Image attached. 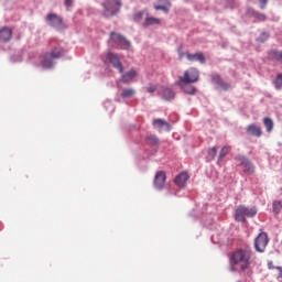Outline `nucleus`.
I'll list each match as a JSON object with an SVG mask.
<instances>
[{
	"instance_id": "1",
	"label": "nucleus",
	"mask_w": 282,
	"mask_h": 282,
	"mask_svg": "<svg viewBox=\"0 0 282 282\" xmlns=\"http://www.w3.org/2000/svg\"><path fill=\"white\" fill-rule=\"evenodd\" d=\"M250 259H252V254L249 250H236L230 257V263L232 265H239L242 272H246L250 268Z\"/></svg>"
},
{
	"instance_id": "2",
	"label": "nucleus",
	"mask_w": 282,
	"mask_h": 282,
	"mask_svg": "<svg viewBox=\"0 0 282 282\" xmlns=\"http://www.w3.org/2000/svg\"><path fill=\"white\" fill-rule=\"evenodd\" d=\"M104 7V17H116L118 12H120V8H122V2L120 0H106L102 2Z\"/></svg>"
},
{
	"instance_id": "3",
	"label": "nucleus",
	"mask_w": 282,
	"mask_h": 282,
	"mask_svg": "<svg viewBox=\"0 0 282 282\" xmlns=\"http://www.w3.org/2000/svg\"><path fill=\"white\" fill-rule=\"evenodd\" d=\"M197 80H199V70H197L195 67H189L184 72L183 76H178V82L176 85H182V83H185V85H191L193 83H197Z\"/></svg>"
},
{
	"instance_id": "4",
	"label": "nucleus",
	"mask_w": 282,
	"mask_h": 282,
	"mask_svg": "<svg viewBox=\"0 0 282 282\" xmlns=\"http://www.w3.org/2000/svg\"><path fill=\"white\" fill-rule=\"evenodd\" d=\"M257 215V207L248 208L246 206H239L235 212L236 221H246V217H254Z\"/></svg>"
},
{
	"instance_id": "5",
	"label": "nucleus",
	"mask_w": 282,
	"mask_h": 282,
	"mask_svg": "<svg viewBox=\"0 0 282 282\" xmlns=\"http://www.w3.org/2000/svg\"><path fill=\"white\" fill-rule=\"evenodd\" d=\"M110 39L115 45H118L120 50H130L131 48V42L127 40L126 36H123L120 33L111 32Z\"/></svg>"
},
{
	"instance_id": "6",
	"label": "nucleus",
	"mask_w": 282,
	"mask_h": 282,
	"mask_svg": "<svg viewBox=\"0 0 282 282\" xmlns=\"http://www.w3.org/2000/svg\"><path fill=\"white\" fill-rule=\"evenodd\" d=\"M269 239L268 234L261 232L254 240V248L257 252H265V248L268 246Z\"/></svg>"
},
{
	"instance_id": "7",
	"label": "nucleus",
	"mask_w": 282,
	"mask_h": 282,
	"mask_svg": "<svg viewBox=\"0 0 282 282\" xmlns=\"http://www.w3.org/2000/svg\"><path fill=\"white\" fill-rule=\"evenodd\" d=\"M236 160L240 162V166H243L245 173H248L249 175H252V173H254V164L250 162V159L243 155H238L236 156Z\"/></svg>"
},
{
	"instance_id": "8",
	"label": "nucleus",
	"mask_w": 282,
	"mask_h": 282,
	"mask_svg": "<svg viewBox=\"0 0 282 282\" xmlns=\"http://www.w3.org/2000/svg\"><path fill=\"white\" fill-rule=\"evenodd\" d=\"M107 58H108L109 63H111V65L116 69H118L119 74H122L124 72V68L122 67V62H120V58L118 57V55L116 53L109 52L107 54Z\"/></svg>"
},
{
	"instance_id": "9",
	"label": "nucleus",
	"mask_w": 282,
	"mask_h": 282,
	"mask_svg": "<svg viewBox=\"0 0 282 282\" xmlns=\"http://www.w3.org/2000/svg\"><path fill=\"white\" fill-rule=\"evenodd\" d=\"M164 184H166V172L159 171L154 176V186L158 191H162L164 188Z\"/></svg>"
},
{
	"instance_id": "10",
	"label": "nucleus",
	"mask_w": 282,
	"mask_h": 282,
	"mask_svg": "<svg viewBox=\"0 0 282 282\" xmlns=\"http://www.w3.org/2000/svg\"><path fill=\"white\" fill-rule=\"evenodd\" d=\"M47 21H48V25H51L52 28H57V29L65 28V24L63 23V19L55 13L48 14Z\"/></svg>"
},
{
	"instance_id": "11",
	"label": "nucleus",
	"mask_w": 282,
	"mask_h": 282,
	"mask_svg": "<svg viewBox=\"0 0 282 282\" xmlns=\"http://www.w3.org/2000/svg\"><path fill=\"white\" fill-rule=\"evenodd\" d=\"M12 41V29L3 26L0 29V43H10Z\"/></svg>"
},
{
	"instance_id": "12",
	"label": "nucleus",
	"mask_w": 282,
	"mask_h": 282,
	"mask_svg": "<svg viewBox=\"0 0 282 282\" xmlns=\"http://www.w3.org/2000/svg\"><path fill=\"white\" fill-rule=\"evenodd\" d=\"M186 58H187V61H189V63L198 62L202 65H204V63H206V57L204 56V53L191 54V53L186 52Z\"/></svg>"
},
{
	"instance_id": "13",
	"label": "nucleus",
	"mask_w": 282,
	"mask_h": 282,
	"mask_svg": "<svg viewBox=\"0 0 282 282\" xmlns=\"http://www.w3.org/2000/svg\"><path fill=\"white\" fill-rule=\"evenodd\" d=\"M247 133L248 135H252L253 138H261L263 135V131L261 130V127L251 123L247 127Z\"/></svg>"
},
{
	"instance_id": "14",
	"label": "nucleus",
	"mask_w": 282,
	"mask_h": 282,
	"mask_svg": "<svg viewBox=\"0 0 282 282\" xmlns=\"http://www.w3.org/2000/svg\"><path fill=\"white\" fill-rule=\"evenodd\" d=\"M41 66L44 69H52V67H54V58L51 56L48 52L43 55L41 59Z\"/></svg>"
},
{
	"instance_id": "15",
	"label": "nucleus",
	"mask_w": 282,
	"mask_h": 282,
	"mask_svg": "<svg viewBox=\"0 0 282 282\" xmlns=\"http://www.w3.org/2000/svg\"><path fill=\"white\" fill-rule=\"evenodd\" d=\"M176 186H178V188H184V186H186V183L188 182V173L183 172L181 174H178L175 180H174Z\"/></svg>"
},
{
	"instance_id": "16",
	"label": "nucleus",
	"mask_w": 282,
	"mask_h": 282,
	"mask_svg": "<svg viewBox=\"0 0 282 282\" xmlns=\"http://www.w3.org/2000/svg\"><path fill=\"white\" fill-rule=\"evenodd\" d=\"M48 54L54 61H57L58 58H63L65 56V48L55 46L51 50V52H48Z\"/></svg>"
},
{
	"instance_id": "17",
	"label": "nucleus",
	"mask_w": 282,
	"mask_h": 282,
	"mask_svg": "<svg viewBox=\"0 0 282 282\" xmlns=\"http://www.w3.org/2000/svg\"><path fill=\"white\" fill-rule=\"evenodd\" d=\"M152 126L154 129H166L167 131H171V124L166 122L164 119H154L152 121Z\"/></svg>"
},
{
	"instance_id": "18",
	"label": "nucleus",
	"mask_w": 282,
	"mask_h": 282,
	"mask_svg": "<svg viewBox=\"0 0 282 282\" xmlns=\"http://www.w3.org/2000/svg\"><path fill=\"white\" fill-rule=\"evenodd\" d=\"M181 89H183V91L185 94H188L189 96H195L196 91H197V88H195V86L191 85V84H186V83H181V84H177Z\"/></svg>"
},
{
	"instance_id": "19",
	"label": "nucleus",
	"mask_w": 282,
	"mask_h": 282,
	"mask_svg": "<svg viewBox=\"0 0 282 282\" xmlns=\"http://www.w3.org/2000/svg\"><path fill=\"white\" fill-rule=\"evenodd\" d=\"M138 76V73L133 69L128 70L126 74L121 76L122 83H131L132 79H134Z\"/></svg>"
},
{
	"instance_id": "20",
	"label": "nucleus",
	"mask_w": 282,
	"mask_h": 282,
	"mask_svg": "<svg viewBox=\"0 0 282 282\" xmlns=\"http://www.w3.org/2000/svg\"><path fill=\"white\" fill-rule=\"evenodd\" d=\"M162 96L164 100H173V98H175V91L169 87H163Z\"/></svg>"
},
{
	"instance_id": "21",
	"label": "nucleus",
	"mask_w": 282,
	"mask_h": 282,
	"mask_svg": "<svg viewBox=\"0 0 282 282\" xmlns=\"http://www.w3.org/2000/svg\"><path fill=\"white\" fill-rule=\"evenodd\" d=\"M247 15L248 17H253L258 21H265V14L259 13V12L254 11L253 9H248L247 10Z\"/></svg>"
},
{
	"instance_id": "22",
	"label": "nucleus",
	"mask_w": 282,
	"mask_h": 282,
	"mask_svg": "<svg viewBox=\"0 0 282 282\" xmlns=\"http://www.w3.org/2000/svg\"><path fill=\"white\" fill-rule=\"evenodd\" d=\"M231 150H232L231 147L225 145V147L220 150V152H219L218 162H221V161L224 160V158L227 156V155L230 153Z\"/></svg>"
},
{
	"instance_id": "23",
	"label": "nucleus",
	"mask_w": 282,
	"mask_h": 282,
	"mask_svg": "<svg viewBox=\"0 0 282 282\" xmlns=\"http://www.w3.org/2000/svg\"><path fill=\"white\" fill-rule=\"evenodd\" d=\"M263 124L267 129V132L272 133V129H274V121H272L270 118L265 117L263 119Z\"/></svg>"
},
{
	"instance_id": "24",
	"label": "nucleus",
	"mask_w": 282,
	"mask_h": 282,
	"mask_svg": "<svg viewBox=\"0 0 282 282\" xmlns=\"http://www.w3.org/2000/svg\"><path fill=\"white\" fill-rule=\"evenodd\" d=\"M161 21L158 18H153V17H148L145 18V22L144 25L149 26V25H160Z\"/></svg>"
},
{
	"instance_id": "25",
	"label": "nucleus",
	"mask_w": 282,
	"mask_h": 282,
	"mask_svg": "<svg viewBox=\"0 0 282 282\" xmlns=\"http://www.w3.org/2000/svg\"><path fill=\"white\" fill-rule=\"evenodd\" d=\"M135 96V90L132 88H126L121 93L122 98H133Z\"/></svg>"
},
{
	"instance_id": "26",
	"label": "nucleus",
	"mask_w": 282,
	"mask_h": 282,
	"mask_svg": "<svg viewBox=\"0 0 282 282\" xmlns=\"http://www.w3.org/2000/svg\"><path fill=\"white\" fill-rule=\"evenodd\" d=\"M273 85L275 87V89L281 90L282 89V73L278 74V76L275 77Z\"/></svg>"
},
{
	"instance_id": "27",
	"label": "nucleus",
	"mask_w": 282,
	"mask_h": 282,
	"mask_svg": "<svg viewBox=\"0 0 282 282\" xmlns=\"http://www.w3.org/2000/svg\"><path fill=\"white\" fill-rule=\"evenodd\" d=\"M271 56L273 61H278L279 63H282V51H273L271 53Z\"/></svg>"
},
{
	"instance_id": "28",
	"label": "nucleus",
	"mask_w": 282,
	"mask_h": 282,
	"mask_svg": "<svg viewBox=\"0 0 282 282\" xmlns=\"http://www.w3.org/2000/svg\"><path fill=\"white\" fill-rule=\"evenodd\" d=\"M268 269L269 270H279V275H278V279H282V268L281 267H274V263L272 261H269L268 262Z\"/></svg>"
},
{
	"instance_id": "29",
	"label": "nucleus",
	"mask_w": 282,
	"mask_h": 282,
	"mask_svg": "<svg viewBox=\"0 0 282 282\" xmlns=\"http://www.w3.org/2000/svg\"><path fill=\"white\" fill-rule=\"evenodd\" d=\"M171 8V2H166V6H154L156 11L162 10L163 12H169Z\"/></svg>"
},
{
	"instance_id": "30",
	"label": "nucleus",
	"mask_w": 282,
	"mask_h": 282,
	"mask_svg": "<svg viewBox=\"0 0 282 282\" xmlns=\"http://www.w3.org/2000/svg\"><path fill=\"white\" fill-rule=\"evenodd\" d=\"M134 21L138 23L144 19V11H138L133 15Z\"/></svg>"
},
{
	"instance_id": "31",
	"label": "nucleus",
	"mask_w": 282,
	"mask_h": 282,
	"mask_svg": "<svg viewBox=\"0 0 282 282\" xmlns=\"http://www.w3.org/2000/svg\"><path fill=\"white\" fill-rule=\"evenodd\" d=\"M208 155L209 158H212V160H215V158H217V148L213 147L208 150Z\"/></svg>"
},
{
	"instance_id": "32",
	"label": "nucleus",
	"mask_w": 282,
	"mask_h": 282,
	"mask_svg": "<svg viewBox=\"0 0 282 282\" xmlns=\"http://www.w3.org/2000/svg\"><path fill=\"white\" fill-rule=\"evenodd\" d=\"M273 210L276 214L281 213V202L279 200L273 202Z\"/></svg>"
},
{
	"instance_id": "33",
	"label": "nucleus",
	"mask_w": 282,
	"mask_h": 282,
	"mask_svg": "<svg viewBox=\"0 0 282 282\" xmlns=\"http://www.w3.org/2000/svg\"><path fill=\"white\" fill-rule=\"evenodd\" d=\"M218 86L225 91H227V89H230V84H227L226 82H224V79L218 84Z\"/></svg>"
},
{
	"instance_id": "34",
	"label": "nucleus",
	"mask_w": 282,
	"mask_h": 282,
	"mask_svg": "<svg viewBox=\"0 0 282 282\" xmlns=\"http://www.w3.org/2000/svg\"><path fill=\"white\" fill-rule=\"evenodd\" d=\"M212 80L215 83V85H219L223 79L219 75H213Z\"/></svg>"
},
{
	"instance_id": "35",
	"label": "nucleus",
	"mask_w": 282,
	"mask_h": 282,
	"mask_svg": "<svg viewBox=\"0 0 282 282\" xmlns=\"http://www.w3.org/2000/svg\"><path fill=\"white\" fill-rule=\"evenodd\" d=\"M145 89H147L148 94H154V91L158 90V86H155V85H150V86H148Z\"/></svg>"
},
{
	"instance_id": "36",
	"label": "nucleus",
	"mask_w": 282,
	"mask_h": 282,
	"mask_svg": "<svg viewBox=\"0 0 282 282\" xmlns=\"http://www.w3.org/2000/svg\"><path fill=\"white\" fill-rule=\"evenodd\" d=\"M260 2V8L263 10V8H265V6H268V0H259Z\"/></svg>"
},
{
	"instance_id": "37",
	"label": "nucleus",
	"mask_w": 282,
	"mask_h": 282,
	"mask_svg": "<svg viewBox=\"0 0 282 282\" xmlns=\"http://www.w3.org/2000/svg\"><path fill=\"white\" fill-rule=\"evenodd\" d=\"M186 56V53L182 52V46L178 48V58H184Z\"/></svg>"
},
{
	"instance_id": "38",
	"label": "nucleus",
	"mask_w": 282,
	"mask_h": 282,
	"mask_svg": "<svg viewBox=\"0 0 282 282\" xmlns=\"http://www.w3.org/2000/svg\"><path fill=\"white\" fill-rule=\"evenodd\" d=\"M72 3H74V0H65V6L67 8H72Z\"/></svg>"
},
{
	"instance_id": "39",
	"label": "nucleus",
	"mask_w": 282,
	"mask_h": 282,
	"mask_svg": "<svg viewBox=\"0 0 282 282\" xmlns=\"http://www.w3.org/2000/svg\"><path fill=\"white\" fill-rule=\"evenodd\" d=\"M262 36H264V39H268V35L265 33H262Z\"/></svg>"
},
{
	"instance_id": "40",
	"label": "nucleus",
	"mask_w": 282,
	"mask_h": 282,
	"mask_svg": "<svg viewBox=\"0 0 282 282\" xmlns=\"http://www.w3.org/2000/svg\"><path fill=\"white\" fill-rule=\"evenodd\" d=\"M153 140H158V139H155V137H153Z\"/></svg>"
}]
</instances>
